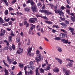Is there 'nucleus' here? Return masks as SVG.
Segmentation results:
<instances>
[{
  "label": "nucleus",
  "mask_w": 75,
  "mask_h": 75,
  "mask_svg": "<svg viewBox=\"0 0 75 75\" xmlns=\"http://www.w3.org/2000/svg\"><path fill=\"white\" fill-rule=\"evenodd\" d=\"M38 58H35V60L38 62L42 61L43 60V58L42 57V55L41 54H39L37 55Z\"/></svg>",
  "instance_id": "1"
},
{
  "label": "nucleus",
  "mask_w": 75,
  "mask_h": 75,
  "mask_svg": "<svg viewBox=\"0 0 75 75\" xmlns=\"http://www.w3.org/2000/svg\"><path fill=\"white\" fill-rule=\"evenodd\" d=\"M31 9L33 12H37L38 11V8L37 6H31Z\"/></svg>",
  "instance_id": "2"
},
{
  "label": "nucleus",
  "mask_w": 75,
  "mask_h": 75,
  "mask_svg": "<svg viewBox=\"0 0 75 75\" xmlns=\"http://www.w3.org/2000/svg\"><path fill=\"white\" fill-rule=\"evenodd\" d=\"M57 11L61 16H63L64 15V12H62V11L61 10L58 9Z\"/></svg>",
  "instance_id": "3"
},
{
  "label": "nucleus",
  "mask_w": 75,
  "mask_h": 75,
  "mask_svg": "<svg viewBox=\"0 0 75 75\" xmlns=\"http://www.w3.org/2000/svg\"><path fill=\"white\" fill-rule=\"evenodd\" d=\"M37 20V18H31L30 20H29V23H35V21Z\"/></svg>",
  "instance_id": "4"
},
{
  "label": "nucleus",
  "mask_w": 75,
  "mask_h": 75,
  "mask_svg": "<svg viewBox=\"0 0 75 75\" xmlns=\"http://www.w3.org/2000/svg\"><path fill=\"white\" fill-rule=\"evenodd\" d=\"M55 59L56 60H57V61H58V62L60 64H62V60L57 57L55 58Z\"/></svg>",
  "instance_id": "5"
},
{
  "label": "nucleus",
  "mask_w": 75,
  "mask_h": 75,
  "mask_svg": "<svg viewBox=\"0 0 75 75\" xmlns=\"http://www.w3.org/2000/svg\"><path fill=\"white\" fill-rule=\"evenodd\" d=\"M34 72L32 71H30L29 72L26 71L25 73V74L26 75H31V74H33Z\"/></svg>",
  "instance_id": "6"
},
{
  "label": "nucleus",
  "mask_w": 75,
  "mask_h": 75,
  "mask_svg": "<svg viewBox=\"0 0 75 75\" xmlns=\"http://www.w3.org/2000/svg\"><path fill=\"white\" fill-rule=\"evenodd\" d=\"M5 33V30H3L2 29H1V33L0 35L1 36H3V35H4V34Z\"/></svg>",
  "instance_id": "7"
},
{
  "label": "nucleus",
  "mask_w": 75,
  "mask_h": 75,
  "mask_svg": "<svg viewBox=\"0 0 75 75\" xmlns=\"http://www.w3.org/2000/svg\"><path fill=\"white\" fill-rule=\"evenodd\" d=\"M31 51H32V47H29L27 50V51L28 52V54H30Z\"/></svg>",
  "instance_id": "8"
},
{
  "label": "nucleus",
  "mask_w": 75,
  "mask_h": 75,
  "mask_svg": "<svg viewBox=\"0 0 75 75\" xmlns=\"http://www.w3.org/2000/svg\"><path fill=\"white\" fill-rule=\"evenodd\" d=\"M7 60L8 61L9 63H11L13 62V60L12 59H10V57L8 56H7Z\"/></svg>",
  "instance_id": "9"
},
{
  "label": "nucleus",
  "mask_w": 75,
  "mask_h": 75,
  "mask_svg": "<svg viewBox=\"0 0 75 75\" xmlns=\"http://www.w3.org/2000/svg\"><path fill=\"white\" fill-rule=\"evenodd\" d=\"M4 21L2 19L1 17H0V24H4Z\"/></svg>",
  "instance_id": "10"
},
{
  "label": "nucleus",
  "mask_w": 75,
  "mask_h": 75,
  "mask_svg": "<svg viewBox=\"0 0 75 75\" xmlns=\"http://www.w3.org/2000/svg\"><path fill=\"white\" fill-rule=\"evenodd\" d=\"M53 71L55 72H59V69L57 67H55L53 69Z\"/></svg>",
  "instance_id": "11"
},
{
  "label": "nucleus",
  "mask_w": 75,
  "mask_h": 75,
  "mask_svg": "<svg viewBox=\"0 0 75 75\" xmlns=\"http://www.w3.org/2000/svg\"><path fill=\"white\" fill-rule=\"evenodd\" d=\"M35 69V67L34 66L30 67V68H28V69L30 70V71H32L33 69Z\"/></svg>",
  "instance_id": "12"
},
{
  "label": "nucleus",
  "mask_w": 75,
  "mask_h": 75,
  "mask_svg": "<svg viewBox=\"0 0 75 75\" xmlns=\"http://www.w3.org/2000/svg\"><path fill=\"white\" fill-rule=\"evenodd\" d=\"M59 37L61 38H64L65 37H66L65 34L64 33H61L60 34Z\"/></svg>",
  "instance_id": "13"
},
{
  "label": "nucleus",
  "mask_w": 75,
  "mask_h": 75,
  "mask_svg": "<svg viewBox=\"0 0 75 75\" xmlns=\"http://www.w3.org/2000/svg\"><path fill=\"white\" fill-rule=\"evenodd\" d=\"M62 41H63V43H65V44H68V40H65L64 39H63L62 40Z\"/></svg>",
  "instance_id": "14"
},
{
  "label": "nucleus",
  "mask_w": 75,
  "mask_h": 75,
  "mask_svg": "<svg viewBox=\"0 0 75 75\" xmlns=\"http://www.w3.org/2000/svg\"><path fill=\"white\" fill-rule=\"evenodd\" d=\"M18 65L20 68H23L24 67V64H23L19 63Z\"/></svg>",
  "instance_id": "15"
},
{
  "label": "nucleus",
  "mask_w": 75,
  "mask_h": 75,
  "mask_svg": "<svg viewBox=\"0 0 75 75\" xmlns=\"http://www.w3.org/2000/svg\"><path fill=\"white\" fill-rule=\"evenodd\" d=\"M69 74H70V70H67L66 71V75H69Z\"/></svg>",
  "instance_id": "16"
},
{
  "label": "nucleus",
  "mask_w": 75,
  "mask_h": 75,
  "mask_svg": "<svg viewBox=\"0 0 75 75\" xmlns=\"http://www.w3.org/2000/svg\"><path fill=\"white\" fill-rule=\"evenodd\" d=\"M30 3L32 6H35L36 4L33 1H30Z\"/></svg>",
  "instance_id": "17"
},
{
  "label": "nucleus",
  "mask_w": 75,
  "mask_h": 75,
  "mask_svg": "<svg viewBox=\"0 0 75 75\" xmlns=\"http://www.w3.org/2000/svg\"><path fill=\"white\" fill-rule=\"evenodd\" d=\"M57 50L59 52H61L62 51V49L61 47H58L57 48Z\"/></svg>",
  "instance_id": "18"
},
{
  "label": "nucleus",
  "mask_w": 75,
  "mask_h": 75,
  "mask_svg": "<svg viewBox=\"0 0 75 75\" xmlns=\"http://www.w3.org/2000/svg\"><path fill=\"white\" fill-rule=\"evenodd\" d=\"M39 69V67H38L35 70V72L36 73V74L37 75V74H40L38 72V69Z\"/></svg>",
  "instance_id": "19"
},
{
  "label": "nucleus",
  "mask_w": 75,
  "mask_h": 75,
  "mask_svg": "<svg viewBox=\"0 0 75 75\" xmlns=\"http://www.w3.org/2000/svg\"><path fill=\"white\" fill-rule=\"evenodd\" d=\"M69 29L70 31H71V32H73L74 31V28H72L71 27L69 28Z\"/></svg>",
  "instance_id": "20"
},
{
  "label": "nucleus",
  "mask_w": 75,
  "mask_h": 75,
  "mask_svg": "<svg viewBox=\"0 0 75 75\" xmlns=\"http://www.w3.org/2000/svg\"><path fill=\"white\" fill-rule=\"evenodd\" d=\"M45 23H47V24H52V22L50 21H45Z\"/></svg>",
  "instance_id": "21"
},
{
  "label": "nucleus",
  "mask_w": 75,
  "mask_h": 75,
  "mask_svg": "<svg viewBox=\"0 0 75 75\" xmlns=\"http://www.w3.org/2000/svg\"><path fill=\"white\" fill-rule=\"evenodd\" d=\"M44 12L45 14H50V12L47 10H46L44 11Z\"/></svg>",
  "instance_id": "22"
},
{
  "label": "nucleus",
  "mask_w": 75,
  "mask_h": 75,
  "mask_svg": "<svg viewBox=\"0 0 75 75\" xmlns=\"http://www.w3.org/2000/svg\"><path fill=\"white\" fill-rule=\"evenodd\" d=\"M5 72V75H8V70H7L5 69L4 71Z\"/></svg>",
  "instance_id": "23"
},
{
  "label": "nucleus",
  "mask_w": 75,
  "mask_h": 75,
  "mask_svg": "<svg viewBox=\"0 0 75 75\" xmlns=\"http://www.w3.org/2000/svg\"><path fill=\"white\" fill-rule=\"evenodd\" d=\"M54 8H55L54 10V11L57 14V6H54Z\"/></svg>",
  "instance_id": "24"
},
{
  "label": "nucleus",
  "mask_w": 75,
  "mask_h": 75,
  "mask_svg": "<svg viewBox=\"0 0 75 75\" xmlns=\"http://www.w3.org/2000/svg\"><path fill=\"white\" fill-rule=\"evenodd\" d=\"M36 55H39V54H40V51H39V50H37L36 52Z\"/></svg>",
  "instance_id": "25"
},
{
  "label": "nucleus",
  "mask_w": 75,
  "mask_h": 75,
  "mask_svg": "<svg viewBox=\"0 0 75 75\" xmlns=\"http://www.w3.org/2000/svg\"><path fill=\"white\" fill-rule=\"evenodd\" d=\"M8 14V11L7 10H6L5 11V14L6 16Z\"/></svg>",
  "instance_id": "26"
},
{
  "label": "nucleus",
  "mask_w": 75,
  "mask_h": 75,
  "mask_svg": "<svg viewBox=\"0 0 75 75\" xmlns=\"http://www.w3.org/2000/svg\"><path fill=\"white\" fill-rule=\"evenodd\" d=\"M68 65L70 67H72V64L71 62H69L68 64Z\"/></svg>",
  "instance_id": "27"
},
{
  "label": "nucleus",
  "mask_w": 75,
  "mask_h": 75,
  "mask_svg": "<svg viewBox=\"0 0 75 75\" xmlns=\"http://www.w3.org/2000/svg\"><path fill=\"white\" fill-rule=\"evenodd\" d=\"M18 51H19L20 52H23V49H21V48H20V47H18Z\"/></svg>",
  "instance_id": "28"
},
{
  "label": "nucleus",
  "mask_w": 75,
  "mask_h": 75,
  "mask_svg": "<svg viewBox=\"0 0 75 75\" xmlns=\"http://www.w3.org/2000/svg\"><path fill=\"white\" fill-rule=\"evenodd\" d=\"M61 31H63V32H64V33H65V34H67V31L64 29H61Z\"/></svg>",
  "instance_id": "29"
},
{
  "label": "nucleus",
  "mask_w": 75,
  "mask_h": 75,
  "mask_svg": "<svg viewBox=\"0 0 75 75\" xmlns=\"http://www.w3.org/2000/svg\"><path fill=\"white\" fill-rule=\"evenodd\" d=\"M71 20H72V21H73V22H74L75 20V18L72 17V16H71Z\"/></svg>",
  "instance_id": "30"
},
{
  "label": "nucleus",
  "mask_w": 75,
  "mask_h": 75,
  "mask_svg": "<svg viewBox=\"0 0 75 75\" xmlns=\"http://www.w3.org/2000/svg\"><path fill=\"white\" fill-rule=\"evenodd\" d=\"M51 69L50 67H47V68L45 69V71H48V70H50V69Z\"/></svg>",
  "instance_id": "31"
},
{
  "label": "nucleus",
  "mask_w": 75,
  "mask_h": 75,
  "mask_svg": "<svg viewBox=\"0 0 75 75\" xmlns=\"http://www.w3.org/2000/svg\"><path fill=\"white\" fill-rule=\"evenodd\" d=\"M54 39L55 40H61V38L59 37L55 38Z\"/></svg>",
  "instance_id": "32"
},
{
  "label": "nucleus",
  "mask_w": 75,
  "mask_h": 75,
  "mask_svg": "<svg viewBox=\"0 0 75 75\" xmlns=\"http://www.w3.org/2000/svg\"><path fill=\"white\" fill-rule=\"evenodd\" d=\"M48 5L51 6V8H52L54 7V5H53L52 4H48Z\"/></svg>",
  "instance_id": "33"
},
{
  "label": "nucleus",
  "mask_w": 75,
  "mask_h": 75,
  "mask_svg": "<svg viewBox=\"0 0 75 75\" xmlns=\"http://www.w3.org/2000/svg\"><path fill=\"white\" fill-rule=\"evenodd\" d=\"M40 72H42V73L44 72V70L42 68L40 69Z\"/></svg>",
  "instance_id": "34"
},
{
  "label": "nucleus",
  "mask_w": 75,
  "mask_h": 75,
  "mask_svg": "<svg viewBox=\"0 0 75 75\" xmlns=\"http://www.w3.org/2000/svg\"><path fill=\"white\" fill-rule=\"evenodd\" d=\"M20 38H16V41L17 42H18H18H19V41H20Z\"/></svg>",
  "instance_id": "35"
},
{
  "label": "nucleus",
  "mask_w": 75,
  "mask_h": 75,
  "mask_svg": "<svg viewBox=\"0 0 75 75\" xmlns=\"http://www.w3.org/2000/svg\"><path fill=\"white\" fill-rule=\"evenodd\" d=\"M25 10L26 11H29L30 10V8H25Z\"/></svg>",
  "instance_id": "36"
},
{
  "label": "nucleus",
  "mask_w": 75,
  "mask_h": 75,
  "mask_svg": "<svg viewBox=\"0 0 75 75\" xmlns=\"http://www.w3.org/2000/svg\"><path fill=\"white\" fill-rule=\"evenodd\" d=\"M45 4H44V3L43 5V6L42 7V10H44V9H45Z\"/></svg>",
  "instance_id": "37"
},
{
  "label": "nucleus",
  "mask_w": 75,
  "mask_h": 75,
  "mask_svg": "<svg viewBox=\"0 0 75 75\" xmlns=\"http://www.w3.org/2000/svg\"><path fill=\"white\" fill-rule=\"evenodd\" d=\"M30 65L32 66V65H34V64L33 63V62L32 61H30Z\"/></svg>",
  "instance_id": "38"
},
{
  "label": "nucleus",
  "mask_w": 75,
  "mask_h": 75,
  "mask_svg": "<svg viewBox=\"0 0 75 75\" xmlns=\"http://www.w3.org/2000/svg\"><path fill=\"white\" fill-rule=\"evenodd\" d=\"M29 56L30 57H31V56H32V57H33L34 56V53H29Z\"/></svg>",
  "instance_id": "39"
},
{
  "label": "nucleus",
  "mask_w": 75,
  "mask_h": 75,
  "mask_svg": "<svg viewBox=\"0 0 75 75\" xmlns=\"http://www.w3.org/2000/svg\"><path fill=\"white\" fill-rule=\"evenodd\" d=\"M8 9L9 10V11H11V10H14V9L11 7H9Z\"/></svg>",
  "instance_id": "40"
},
{
  "label": "nucleus",
  "mask_w": 75,
  "mask_h": 75,
  "mask_svg": "<svg viewBox=\"0 0 75 75\" xmlns=\"http://www.w3.org/2000/svg\"><path fill=\"white\" fill-rule=\"evenodd\" d=\"M38 6L40 7L41 5V3L40 2L38 3L37 4Z\"/></svg>",
  "instance_id": "41"
},
{
  "label": "nucleus",
  "mask_w": 75,
  "mask_h": 75,
  "mask_svg": "<svg viewBox=\"0 0 75 75\" xmlns=\"http://www.w3.org/2000/svg\"><path fill=\"white\" fill-rule=\"evenodd\" d=\"M11 36H10L9 37V42H11Z\"/></svg>",
  "instance_id": "42"
},
{
  "label": "nucleus",
  "mask_w": 75,
  "mask_h": 75,
  "mask_svg": "<svg viewBox=\"0 0 75 75\" xmlns=\"http://www.w3.org/2000/svg\"><path fill=\"white\" fill-rule=\"evenodd\" d=\"M53 27H55L56 28H59V27H58V25H53Z\"/></svg>",
  "instance_id": "43"
},
{
  "label": "nucleus",
  "mask_w": 75,
  "mask_h": 75,
  "mask_svg": "<svg viewBox=\"0 0 75 75\" xmlns=\"http://www.w3.org/2000/svg\"><path fill=\"white\" fill-rule=\"evenodd\" d=\"M27 66H25L24 67V69L25 70V73L26 72H27Z\"/></svg>",
  "instance_id": "44"
},
{
  "label": "nucleus",
  "mask_w": 75,
  "mask_h": 75,
  "mask_svg": "<svg viewBox=\"0 0 75 75\" xmlns=\"http://www.w3.org/2000/svg\"><path fill=\"white\" fill-rule=\"evenodd\" d=\"M66 7L67 8H71V6H69L68 5H67Z\"/></svg>",
  "instance_id": "45"
},
{
  "label": "nucleus",
  "mask_w": 75,
  "mask_h": 75,
  "mask_svg": "<svg viewBox=\"0 0 75 75\" xmlns=\"http://www.w3.org/2000/svg\"><path fill=\"white\" fill-rule=\"evenodd\" d=\"M8 48H8V47L7 46H6L4 48V50H8Z\"/></svg>",
  "instance_id": "46"
},
{
  "label": "nucleus",
  "mask_w": 75,
  "mask_h": 75,
  "mask_svg": "<svg viewBox=\"0 0 75 75\" xmlns=\"http://www.w3.org/2000/svg\"><path fill=\"white\" fill-rule=\"evenodd\" d=\"M5 21L7 22H8L9 21H10V18H8L7 19H6Z\"/></svg>",
  "instance_id": "47"
},
{
  "label": "nucleus",
  "mask_w": 75,
  "mask_h": 75,
  "mask_svg": "<svg viewBox=\"0 0 75 75\" xmlns=\"http://www.w3.org/2000/svg\"><path fill=\"white\" fill-rule=\"evenodd\" d=\"M43 38H44V39H45V40H46V41H48H48H49V40H48V39H47L45 37H44Z\"/></svg>",
  "instance_id": "48"
},
{
  "label": "nucleus",
  "mask_w": 75,
  "mask_h": 75,
  "mask_svg": "<svg viewBox=\"0 0 75 75\" xmlns=\"http://www.w3.org/2000/svg\"><path fill=\"white\" fill-rule=\"evenodd\" d=\"M31 25L32 26V27L33 28H34L35 27V25H33V24H31Z\"/></svg>",
  "instance_id": "49"
},
{
  "label": "nucleus",
  "mask_w": 75,
  "mask_h": 75,
  "mask_svg": "<svg viewBox=\"0 0 75 75\" xmlns=\"http://www.w3.org/2000/svg\"><path fill=\"white\" fill-rule=\"evenodd\" d=\"M65 9V7L64 6H62L61 7V10H64Z\"/></svg>",
  "instance_id": "50"
},
{
  "label": "nucleus",
  "mask_w": 75,
  "mask_h": 75,
  "mask_svg": "<svg viewBox=\"0 0 75 75\" xmlns=\"http://www.w3.org/2000/svg\"><path fill=\"white\" fill-rule=\"evenodd\" d=\"M28 43H27V45H29L30 44V39L28 40Z\"/></svg>",
  "instance_id": "51"
},
{
  "label": "nucleus",
  "mask_w": 75,
  "mask_h": 75,
  "mask_svg": "<svg viewBox=\"0 0 75 75\" xmlns=\"http://www.w3.org/2000/svg\"><path fill=\"white\" fill-rule=\"evenodd\" d=\"M12 48H13V50H15V45H13L12 47Z\"/></svg>",
  "instance_id": "52"
},
{
  "label": "nucleus",
  "mask_w": 75,
  "mask_h": 75,
  "mask_svg": "<svg viewBox=\"0 0 75 75\" xmlns=\"http://www.w3.org/2000/svg\"><path fill=\"white\" fill-rule=\"evenodd\" d=\"M61 20H62L63 21H64V20H65V18H62V17H60Z\"/></svg>",
  "instance_id": "53"
},
{
  "label": "nucleus",
  "mask_w": 75,
  "mask_h": 75,
  "mask_svg": "<svg viewBox=\"0 0 75 75\" xmlns=\"http://www.w3.org/2000/svg\"><path fill=\"white\" fill-rule=\"evenodd\" d=\"M29 34L33 35V34H34V33H33V32L29 31Z\"/></svg>",
  "instance_id": "54"
},
{
  "label": "nucleus",
  "mask_w": 75,
  "mask_h": 75,
  "mask_svg": "<svg viewBox=\"0 0 75 75\" xmlns=\"http://www.w3.org/2000/svg\"><path fill=\"white\" fill-rule=\"evenodd\" d=\"M9 25H11L12 24V21H10L8 23Z\"/></svg>",
  "instance_id": "55"
},
{
  "label": "nucleus",
  "mask_w": 75,
  "mask_h": 75,
  "mask_svg": "<svg viewBox=\"0 0 75 75\" xmlns=\"http://www.w3.org/2000/svg\"><path fill=\"white\" fill-rule=\"evenodd\" d=\"M66 12H67V13H69V12H70V10L69 9L66 10Z\"/></svg>",
  "instance_id": "56"
},
{
  "label": "nucleus",
  "mask_w": 75,
  "mask_h": 75,
  "mask_svg": "<svg viewBox=\"0 0 75 75\" xmlns=\"http://www.w3.org/2000/svg\"><path fill=\"white\" fill-rule=\"evenodd\" d=\"M16 2V0H13L12 1V3L14 4Z\"/></svg>",
  "instance_id": "57"
},
{
  "label": "nucleus",
  "mask_w": 75,
  "mask_h": 75,
  "mask_svg": "<svg viewBox=\"0 0 75 75\" xmlns=\"http://www.w3.org/2000/svg\"><path fill=\"white\" fill-rule=\"evenodd\" d=\"M52 31L53 33H56V32H57V30H55L53 29V30H52Z\"/></svg>",
  "instance_id": "58"
},
{
  "label": "nucleus",
  "mask_w": 75,
  "mask_h": 75,
  "mask_svg": "<svg viewBox=\"0 0 75 75\" xmlns=\"http://www.w3.org/2000/svg\"><path fill=\"white\" fill-rule=\"evenodd\" d=\"M65 23L67 24H69V22L67 21H65Z\"/></svg>",
  "instance_id": "59"
},
{
  "label": "nucleus",
  "mask_w": 75,
  "mask_h": 75,
  "mask_svg": "<svg viewBox=\"0 0 75 75\" xmlns=\"http://www.w3.org/2000/svg\"><path fill=\"white\" fill-rule=\"evenodd\" d=\"M46 65V64H42V68H44V67H45Z\"/></svg>",
  "instance_id": "60"
},
{
  "label": "nucleus",
  "mask_w": 75,
  "mask_h": 75,
  "mask_svg": "<svg viewBox=\"0 0 75 75\" xmlns=\"http://www.w3.org/2000/svg\"><path fill=\"white\" fill-rule=\"evenodd\" d=\"M5 66H6V67H8V68L9 67V65L6 63L5 64Z\"/></svg>",
  "instance_id": "61"
},
{
  "label": "nucleus",
  "mask_w": 75,
  "mask_h": 75,
  "mask_svg": "<svg viewBox=\"0 0 75 75\" xmlns=\"http://www.w3.org/2000/svg\"><path fill=\"white\" fill-rule=\"evenodd\" d=\"M64 25V28H66V27L67 26L66 24H65V23L64 24V25Z\"/></svg>",
  "instance_id": "62"
},
{
  "label": "nucleus",
  "mask_w": 75,
  "mask_h": 75,
  "mask_svg": "<svg viewBox=\"0 0 75 75\" xmlns=\"http://www.w3.org/2000/svg\"><path fill=\"white\" fill-rule=\"evenodd\" d=\"M13 64H14V65H15L16 64H17V62L15 61L14 62H13Z\"/></svg>",
  "instance_id": "63"
},
{
  "label": "nucleus",
  "mask_w": 75,
  "mask_h": 75,
  "mask_svg": "<svg viewBox=\"0 0 75 75\" xmlns=\"http://www.w3.org/2000/svg\"><path fill=\"white\" fill-rule=\"evenodd\" d=\"M21 73H22V72L21 71H20L18 74L17 75H21Z\"/></svg>",
  "instance_id": "64"
}]
</instances>
